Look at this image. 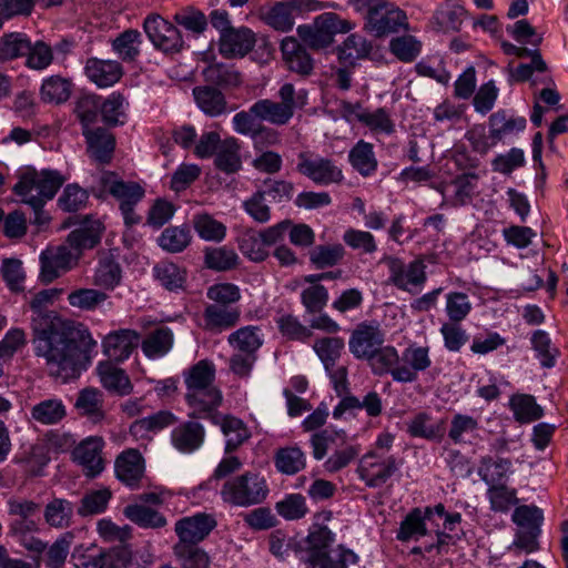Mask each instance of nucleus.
<instances>
[{"instance_id": "obj_11", "label": "nucleus", "mask_w": 568, "mask_h": 568, "mask_svg": "<svg viewBox=\"0 0 568 568\" xmlns=\"http://www.w3.org/2000/svg\"><path fill=\"white\" fill-rule=\"evenodd\" d=\"M297 171L316 184L328 185L343 180L342 170L327 158L313 156L310 152L298 154Z\"/></svg>"}, {"instance_id": "obj_21", "label": "nucleus", "mask_w": 568, "mask_h": 568, "mask_svg": "<svg viewBox=\"0 0 568 568\" xmlns=\"http://www.w3.org/2000/svg\"><path fill=\"white\" fill-rule=\"evenodd\" d=\"M62 288H47L36 293L29 302L32 311L31 328L37 326H45L48 324L55 323V321H62L58 316L57 312L50 311L49 307L59 298L62 294Z\"/></svg>"}, {"instance_id": "obj_54", "label": "nucleus", "mask_w": 568, "mask_h": 568, "mask_svg": "<svg viewBox=\"0 0 568 568\" xmlns=\"http://www.w3.org/2000/svg\"><path fill=\"white\" fill-rule=\"evenodd\" d=\"M240 145L234 138L224 140L219 148L215 164L225 173H234L241 169Z\"/></svg>"}, {"instance_id": "obj_51", "label": "nucleus", "mask_w": 568, "mask_h": 568, "mask_svg": "<svg viewBox=\"0 0 568 568\" xmlns=\"http://www.w3.org/2000/svg\"><path fill=\"white\" fill-rule=\"evenodd\" d=\"M191 231L186 226H169L158 239L159 245L166 252L180 253L191 243Z\"/></svg>"}, {"instance_id": "obj_31", "label": "nucleus", "mask_w": 568, "mask_h": 568, "mask_svg": "<svg viewBox=\"0 0 568 568\" xmlns=\"http://www.w3.org/2000/svg\"><path fill=\"white\" fill-rule=\"evenodd\" d=\"M193 95L197 106L206 115L219 116L227 110V102L224 94L214 87H195L193 89Z\"/></svg>"}, {"instance_id": "obj_59", "label": "nucleus", "mask_w": 568, "mask_h": 568, "mask_svg": "<svg viewBox=\"0 0 568 568\" xmlns=\"http://www.w3.org/2000/svg\"><path fill=\"white\" fill-rule=\"evenodd\" d=\"M362 124L367 126L374 134L390 135L395 132V123L389 112L384 108L367 110L365 115H361Z\"/></svg>"}, {"instance_id": "obj_16", "label": "nucleus", "mask_w": 568, "mask_h": 568, "mask_svg": "<svg viewBox=\"0 0 568 568\" xmlns=\"http://www.w3.org/2000/svg\"><path fill=\"white\" fill-rule=\"evenodd\" d=\"M255 43L256 36L250 28H232L220 34L219 52L226 59H241L251 52Z\"/></svg>"}, {"instance_id": "obj_14", "label": "nucleus", "mask_w": 568, "mask_h": 568, "mask_svg": "<svg viewBox=\"0 0 568 568\" xmlns=\"http://www.w3.org/2000/svg\"><path fill=\"white\" fill-rule=\"evenodd\" d=\"M103 447L104 439L101 436H90L81 440L72 450L73 460L82 466L85 476L95 477L104 469Z\"/></svg>"}, {"instance_id": "obj_4", "label": "nucleus", "mask_w": 568, "mask_h": 568, "mask_svg": "<svg viewBox=\"0 0 568 568\" xmlns=\"http://www.w3.org/2000/svg\"><path fill=\"white\" fill-rule=\"evenodd\" d=\"M64 183V178L53 170L37 171L27 168L19 175L13 192L21 197V201L33 210H40L44 204L54 197L58 190Z\"/></svg>"}, {"instance_id": "obj_49", "label": "nucleus", "mask_w": 568, "mask_h": 568, "mask_svg": "<svg viewBox=\"0 0 568 568\" xmlns=\"http://www.w3.org/2000/svg\"><path fill=\"white\" fill-rule=\"evenodd\" d=\"M192 223L195 232L205 241L221 242L226 235V226L209 213L194 215Z\"/></svg>"}, {"instance_id": "obj_47", "label": "nucleus", "mask_w": 568, "mask_h": 568, "mask_svg": "<svg viewBox=\"0 0 568 568\" xmlns=\"http://www.w3.org/2000/svg\"><path fill=\"white\" fill-rule=\"evenodd\" d=\"M357 555L339 546L329 552L318 555L312 562L313 568H357Z\"/></svg>"}, {"instance_id": "obj_60", "label": "nucleus", "mask_w": 568, "mask_h": 568, "mask_svg": "<svg viewBox=\"0 0 568 568\" xmlns=\"http://www.w3.org/2000/svg\"><path fill=\"white\" fill-rule=\"evenodd\" d=\"M121 281V267L110 257L102 258L95 270L93 283L105 290H113Z\"/></svg>"}, {"instance_id": "obj_17", "label": "nucleus", "mask_w": 568, "mask_h": 568, "mask_svg": "<svg viewBox=\"0 0 568 568\" xmlns=\"http://www.w3.org/2000/svg\"><path fill=\"white\" fill-rule=\"evenodd\" d=\"M8 514L12 517L9 532L38 531L39 525L34 519L40 511V505L33 500L12 497L7 501Z\"/></svg>"}, {"instance_id": "obj_50", "label": "nucleus", "mask_w": 568, "mask_h": 568, "mask_svg": "<svg viewBox=\"0 0 568 568\" xmlns=\"http://www.w3.org/2000/svg\"><path fill=\"white\" fill-rule=\"evenodd\" d=\"M205 80L221 87H239L242 83L241 73L233 67L224 63H212L203 71Z\"/></svg>"}, {"instance_id": "obj_20", "label": "nucleus", "mask_w": 568, "mask_h": 568, "mask_svg": "<svg viewBox=\"0 0 568 568\" xmlns=\"http://www.w3.org/2000/svg\"><path fill=\"white\" fill-rule=\"evenodd\" d=\"M140 334L133 329H119L108 334L103 342V353L110 361L123 362L138 347Z\"/></svg>"}, {"instance_id": "obj_43", "label": "nucleus", "mask_w": 568, "mask_h": 568, "mask_svg": "<svg viewBox=\"0 0 568 568\" xmlns=\"http://www.w3.org/2000/svg\"><path fill=\"white\" fill-rule=\"evenodd\" d=\"M44 520L53 528H68L73 516L72 503L63 498H53L44 508Z\"/></svg>"}, {"instance_id": "obj_44", "label": "nucleus", "mask_w": 568, "mask_h": 568, "mask_svg": "<svg viewBox=\"0 0 568 568\" xmlns=\"http://www.w3.org/2000/svg\"><path fill=\"white\" fill-rule=\"evenodd\" d=\"M530 342L540 365L544 368H552L560 356V351L552 345L548 333L541 329L535 331Z\"/></svg>"}, {"instance_id": "obj_62", "label": "nucleus", "mask_w": 568, "mask_h": 568, "mask_svg": "<svg viewBox=\"0 0 568 568\" xmlns=\"http://www.w3.org/2000/svg\"><path fill=\"white\" fill-rule=\"evenodd\" d=\"M516 489L508 486L493 485L488 487L487 496L490 503V508L494 511L506 513L511 506L518 503Z\"/></svg>"}, {"instance_id": "obj_13", "label": "nucleus", "mask_w": 568, "mask_h": 568, "mask_svg": "<svg viewBox=\"0 0 568 568\" xmlns=\"http://www.w3.org/2000/svg\"><path fill=\"white\" fill-rule=\"evenodd\" d=\"M217 521L212 514L199 513L179 519L175 523L174 531L179 538L178 542L199 545L216 527Z\"/></svg>"}, {"instance_id": "obj_34", "label": "nucleus", "mask_w": 568, "mask_h": 568, "mask_svg": "<svg viewBox=\"0 0 568 568\" xmlns=\"http://www.w3.org/2000/svg\"><path fill=\"white\" fill-rule=\"evenodd\" d=\"M172 551L180 568H210L211 558L199 545L175 542Z\"/></svg>"}, {"instance_id": "obj_55", "label": "nucleus", "mask_w": 568, "mask_h": 568, "mask_svg": "<svg viewBox=\"0 0 568 568\" xmlns=\"http://www.w3.org/2000/svg\"><path fill=\"white\" fill-rule=\"evenodd\" d=\"M30 49V40L26 34L11 32L0 38V61H10L24 55Z\"/></svg>"}, {"instance_id": "obj_36", "label": "nucleus", "mask_w": 568, "mask_h": 568, "mask_svg": "<svg viewBox=\"0 0 568 568\" xmlns=\"http://www.w3.org/2000/svg\"><path fill=\"white\" fill-rule=\"evenodd\" d=\"M352 166L363 176H369L377 170V159L373 144L359 140L349 151Z\"/></svg>"}, {"instance_id": "obj_5", "label": "nucleus", "mask_w": 568, "mask_h": 568, "mask_svg": "<svg viewBox=\"0 0 568 568\" xmlns=\"http://www.w3.org/2000/svg\"><path fill=\"white\" fill-rule=\"evenodd\" d=\"M280 101L261 99L251 105L252 113L261 121L274 125L287 124L296 109H302L307 103V91L296 90L294 84L284 83L277 92Z\"/></svg>"}, {"instance_id": "obj_53", "label": "nucleus", "mask_w": 568, "mask_h": 568, "mask_svg": "<svg viewBox=\"0 0 568 568\" xmlns=\"http://www.w3.org/2000/svg\"><path fill=\"white\" fill-rule=\"evenodd\" d=\"M344 346V339L341 337H322L315 341L313 349L323 363L325 371H331L341 357Z\"/></svg>"}, {"instance_id": "obj_18", "label": "nucleus", "mask_w": 568, "mask_h": 568, "mask_svg": "<svg viewBox=\"0 0 568 568\" xmlns=\"http://www.w3.org/2000/svg\"><path fill=\"white\" fill-rule=\"evenodd\" d=\"M387 264L390 272L389 282L399 290L410 292L409 285L422 286L426 281L425 265L419 260L405 265L398 258H389Z\"/></svg>"}, {"instance_id": "obj_35", "label": "nucleus", "mask_w": 568, "mask_h": 568, "mask_svg": "<svg viewBox=\"0 0 568 568\" xmlns=\"http://www.w3.org/2000/svg\"><path fill=\"white\" fill-rule=\"evenodd\" d=\"M274 464L281 474L295 475L306 466V456L297 446L278 448L274 454Z\"/></svg>"}, {"instance_id": "obj_9", "label": "nucleus", "mask_w": 568, "mask_h": 568, "mask_svg": "<svg viewBox=\"0 0 568 568\" xmlns=\"http://www.w3.org/2000/svg\"><path fill=\"white\" fill-rule=\"evenodd\" d=\"M406 23V14L402 10H388L383 0L368 2L365 30L375 37L397 32Z\"/></svg>"}, {"instance_id": "obj_29", "label": "nucleus", "mask_w": 568, "mask_h": 568, "mask_svg": "<svg viewBox=\"0 0 568 568\" xmlns=\"http://www.w3.org/2000/svg\"><path fill=\"white\" fill-rule=\"evenodd\" d=\"M144 191L136 182H122L112 196L120 201V209L126 224H135L139 217L134 214V205L141 201Z\"/></svg>"}, {"instance_id": "obj_2", "label": "nucleus", "mask_w": 568, "mask_h": 568, "mask_svg": "<svg viewBox=\"0 0 568 568\" xmlns=\"http://www.w3.org/2000/svg\"><path fill=\"white\" fill-rule=\"evenodd\" d=\"M103 225L100 221H88L73 230L67 241L57 246H49L40 254V280L49 284L62 274L74 268L83 251L97 246L102 236Z\"/></svg>"}, {"instance_id": "obj_8", "label": "nucleus", "mask_w": 568, "mask_h": 568, "mask_svg": "<svg viewBox=\"0 0 568 568\" xmlns=\"http://www.w3.org/2000/svg\"><path fill=\"white\" fill-rule=\"evenodd\" d=\"M398 469L397 460L393 455L384 452H369L362 456L357 474L368 487H381Z\"/></svg>"}, {"instance_id": "obj_26", "label": "nucleus", "mask_w": 568, "mask_h": 568, "mask_svg": "<svg viewBox=\"0 0 568 568\" xmlns=\"http://www.w3.org/2000/svg\"><path fill=\"white\" fill-rule=\"evenodd\" d=\"M205 432L197 422H185L175 427L171 434L173 446L182 453L196 450L204 440Z\"/></svg>"}, {"instance_id": "obj_22", "label": "nucleus", "mask_w": 568, "mask_h": 568, "mask_svg": "<svg viewBox=\"0 0 568 568\" xmlns=\"http://www.w3.org/2000/svg\"><path fill=\"white\" fill-rule=\"evenodd\" d=\"M83 135L89 156L101 164L110 163L115 149L113 134L103 128H97L83 130Z\"/></svg>"}, {"instance_id": "obj_64", "label": "nucleus", "mask_w": 568, "mask_h": 568, "mask_svg": "<svg viewBox=\"0 0 568 568\" xmlns=\"http://www.w3.org/2000/svg\"><path fill=\"white\" fill-rule=\"evenodd\" d=\"M426 518L423 511L418 508L412 510L406 518L402 521L400 528L397 532V538L402 541L409 539H417L418 537L425 536L427 530L425 528Z\"/></svg>"}, {"instance_id": "obj_19", "label": "nucleus", "mask_w": 568, "mask_h": 568, "mask_svg": "<svg viewBox=\"0 0 568 568\" xmlns=\"http://www.w3.org/2000/svg\"><path fill=\"white\" fill-rule=\"evenodd\" d=\"M144 470V458L138 449H125L115 458V476L129 487H138L140 485Z\"/></svg>"}, {"instance_id": "obj_46", "label": "nucleus", "mask_w": 568, "mask_h": 568, "mask_svg": "<svg viewBox=\"0 0 568 568\" xmlns=\"http://www.w3.org/2000/svg\"><path fill=\"white\" fill-rule=\"evenodd\" d=\"M229 344L237 352L256 355L263 341L258 335L256 326H245L229 335Z\"/></svg>"}, {"instance_id": "obj_63", "label": "nucleus", "mask_w": 568, "mask_h": 568, "mask_svg": "<svg viewBox=\"0 0 568 568\" xmlns=\"http://www.w3.org/2000/svg\"><path fill=\"white\" fill-rule=\"evenodd\" d=\"M156 278L168 290L181 288L185 282L186 272L174 263L162 262L154 267Z\"/></svg>"}, {"instance_id": "obj_37", "label": "nucleus", "mask_w": 568, "mask_h": 568, "mask_svg": "<svg viewBox=\"0 0 568 568\" xmlns=\"http://www.w3.org/2000/svg\"><path fill=\"white\" fill-rule=\"evenodd\" d=\"M366 361L373 374L377 376L389 374L394 378L395 371L399 367L400 356L394 346L383 344Z\"/></svg>"}, {"instance_id": "obj_39", "label": "nucleus", "mask_w": 568, "mask_h": 568, "mask_svg": "<svg viewBox=\"0 0 568 568\" xmlns=\"http://www.w3.org/2000/svg\"><path fill=\"white\" fill-rule=\"evenodd\" d=\"M294 3L291 1L276 2L268 10L263 12V20L273 29L287 32L294 26Z\"/></svg>"}, {"instance_id": "obj_38", "label": "nucleus", "mask_w": 568, "mask_h": 568, "mask_svg": "<svg viewBox=\"0 0 568 568\" xmlns=\"http://www.w3.org/2000/svg\"><path fill=\"white\" fill-rule=\"evenodd\" d=\"M123 514L130 521L143 528L158 529L166 525L162 514L143 504H130L124 507Z\"/></svg>"}, {"instance_id": "obj_25", "label": "nucleus", "mask_w": 568, "mask_h": 568, "mask_svg": "<svg viewBox=\"0 0 568 568\" xmlns=\"http://www.w3.org/2000/svg\"><path fill=\"white\" fill-rule=\"evenodd\" d=\"M74 407L81 416L87 417L93 424H99L105 419L104 395L98 388L85 387L81 389Z\"/></svg>"}, {"instance_id": "obj_15", "label": "nucleus", "mask_w": 568, "mask_h": 568, "mask_svg": "<svg viewBox=\"0 0 568 568\" xmlns=\"http://www.w3.org/2000/svg\"><path fill=\"white\" fill-rule=\"evenodd\" d=\"M400 361L402 363L394 374V381L398 383L415 382L418 373L426 371L432 365L429 348L425 346H408L403 351Z\"/></svg>"}, {"instance_id": "obj_6", "label": "nucleus", "mask_w": 568, "mask_h": 568, "mask_svg": "<svg viewBox=\"0 0 568 568\" xmlns=\"http://www.w3.org/2000/svg\"><path fill=\"white\" fill-rule=\"evenodd\" d=\"M266 479L260 474L246 471L226 480L221 488L224 503L236 507L262 504L268 495Z\"/></svg>"}, {"instance_id": "obj_30", "label": "nucleus", "mask_w": 568, "mask_h": 568, "mask_svg": "<svg viewBox=\"0 0 568 568\" xmlns=\"http://www.w3.org/2000/svg\"><path fill=\"white\" fill-rule=\"evenodd\" d=\"M209 418H211L215 424L221 425V429L226 437V453L237 449V447L241 446L250 436L243 422L236 417L221 416L213 412Z\"/></svg>"}, {"instance_id": "obj_52", "label": "nucleus", "mask_w": 568, "mask_h": 568, "mask_svg": "<svg viewBox=\"0 0 568 568\" xmlns=\"http://www.w3.org/2000/svg\"><path fill=\"white\" fill-rule=\"evenodd\" d=\"M526 126L524 118H507L505 112H496L489 118L490 139L493 143L499 142L504 136Z\"/></svg>"}, {"instance_id": "obj_48", "label": "nucleus", "mask_w": 568, "mask_h": 568, "mask_svg": "<svg viewBox=\"0 0 568 568\" xmlns=\"http://www.w3.org/2000/svg\"><path fill=\"white\" fill-rule=\"evenodd\" d=\"M71 90L72 83L70 80L59 75H53L43 81L40 94L42 101L60 104L70 98Z\"/></svg>"}, {"instance_id": "obj_12", "label": "nucleus", "mask_w": 568, "mask_h": 568, "mask_svg": "<svg viewBox=\"0 0 568 568\" xmlns=\"http://www.w3.org/2000/svg\"><path fill=\"white\" fill-rule=\"evenodd\" d=\"M144 31L155 48L164 52H179L183 48L181 32L159 14H150L143 23Z\"/></svg>"}, {"instance_id": "obj_3", "label": "nucleus", "mask_w": 568, "mask_h": 568, "mask_svg": "<svg viewBox=\"0 0 568 568\" xmlns=\"http://www.w3.org/2000/svg\"><path fill=\"white\" fill-rule=\"evenodd\" d=\"M215 366L202 359L184 372L185 400L193 418H206L221 405L223 396L214 384Z\"/></svg>"}, {"instance_id": "obj_40", "label": "nucleus", "mask_w": 568, "mask_h": 568, "mask_svg": "<svg viewBox=\"0 0 568 568\" xmlns=\"http://www.w3.org/2000/svg\"><path fill=\"white\" fill-rule=\"evenodd\" d=\"M132 561V552L126 545H119L91 557L92 568H126Z\"/></svg>"}, {"instance_id": "obj_28", "label": "nucleus", "mask_w": 568, "mask_h": 568, "mask_svg": "<svg viewBox=\"0 0 568 568\" xmlns=\"http://www.w3.org/2000/svg\"><path fill=\"white\" fill-rule=\"evenodd\" d=\"M67 416V408L60 398H47L30 408V420L49 426L59 424Z\"/></svg>"}, {"instance_id": "obj_33", "label": "nucleus", "mask_w": 568, "mask_h": 568, "mask_svg": "<svg viewBox=\"0 0 568 568\" xmlns=\"http://www.w3.org/2000/svg\"><path fill=\"white\" fill-rule=\"evenodd\" d=\"M464 16L465 9L462 6L446 0L434 12L433 23L437 30L443 32L458 31Z\"/></svg>"}, {"instance_id": "obj_41", "label": "nucleus", "mask_w": 568, "mask_h": 568, "mask_svg": "<svg viewBox=\"0 0 568 568\" xmlns=\"http://www.w3.org/2000/svg\"><path fill=\"white\" fill-rule=\"evenodd\" d=\"M173 346V333L168 327H159L150 333L141 344L142 351L149 358L164 356Z\"/></svg>"}, {"instance_id": "obj_10", "label": "nucleus", "mask_w": 568, "mask_h": 568, "mask_svg": "<svg viewBox=\"0 0 568 568\" xmlns=\"http://www.w3.org/2000/svg\"><path fill=\"white\" fill-rule=\"evenodd\" d=\"M385 342V332L376 321L358 323L348 339L349 352L357 359L366 361Z\"/></svg>"}, {"instance_id": "obj_32", "label": "nucleus", "mask_w": 568, "mask_h": 568, "mask_svg": "<svg viewBox=\"0 0 568 568\" xmlns=\"http://www.w3.org/2000/svg\"><path fill=\"white\" fill-rule=\"evenodd\" d=\"M100 382L105 389L118 395H128L132 390V384L123 369L111 362H102L97 367Z\"/></svg>"}, {"instance_id": "obj_1", "label": "nucleus", "mask_w": 568, "mask_h": 568, "mask_svg": "<svg viewBox=\"0 0 568 568\" xmlns=\"http://www.w3.org/2000/svg\"><path fill=\"white\" fill-rule=\"evenodd\" d=\"M34 353L44 361L51 375L70 378L80 371L82 358L81 329L72 322L55 323L31 328Z\"/></svg>"}, {"instance_id": "obj_24", "label": "nucleus", "mask_w": 568, "mask_h": 568, "mask_svg": "<svg viewBox=\"0 0 568 568\" xmlns=\"http://www.w3.org/2000/svg\"><path fill=\"white\" fill-rule=\"evenodd\" d=\"M240 316L241 311L237 307L209 304L203 313L204 329L221 333L236 326Z\"/></svg>"}, {"instance_id": "obj_45", "label": "nucleus", "mask_w": 568, "mask_h": 568, "mask_svg": "<svg viewBox=\"0 0 568 568\" xmlns=\"http://www.w3.org/2000/svg\"><path fill=\"white\" fill-rule=\"evenodd\" d=\"M510 408L519 423H531L542 417L544 410L531 395L519 394L510 398Z\"/></svg>"}, {"instance_id": "obj_58", "label": "nucleus", "mask_w": 568, "mask_h": 568, "mask_svg": "<svg viewBox=\"0 0 568 568\" xmlns=\"http://www.w3.org/2000/svg\"><path fill=\"white\" fill-rule=\"evenodd\" d=\"M510 460L506 458L494 460L491 457H484L479 468V476L488 486L501 485L510 469Z\"/></svg>"}, {"instance_id": "obj_57", "label": "nucleus", "mask_w": 568, "mask_h": 568, "mask_svg": "<svg viewBox=\"0 0 568 568\" xmlns=\"http://www.w3.org/2000/svg\"><path fill=\"white\" fill-rule=\"evenodd\" d=\"M106 300V293L94 288H78L68 295L69 305L81 311H94Z\"/></svg>"}, {"instance_id": "obj_56", "label": "nucleus", "mask_w": 568, "mask_h": 568, "mask_svg": "<svg viewBox=\"0 0 568 568\" xmlns=\"http://www.w3.org/2000/svg\"><path fill=\"white\" fill-rule=\"evenodd\" d=\"M240 251L253 262H262L267 255V248L260 235L253 229L245 230L239 237Z\"/></svg>"}, {"instance_id": "obj_27", "label": "nucleus", "mask_w": 568, "mask_h": 568, "mask_svg": "<svg viewBox=\"0 0 568 568\" xmlns=\"http://www.w3.org/2000/svg\"><path fill=\"white\" fill-rule=\"evenodd\" d=\"M85 74L98 87L106 88L120 80L122 68L115 61L91 58L87 61Z\"/></svg>"}, {"instance_id": "obj_61", "label": "nucleus", "mask_w": 568, "mask_h": 568, "mask_svg": "<svg viewBox=\"0 0 568 568\" xmlns=\"http://www.w3.org/2000/svg\"><path fill=\"white\" fill-rule=\"evenodd\" d=\"M239 256L234 250L225 246L207 248L204 255L205 265L215 271H227L237 264Z\"/></svg>"}, {"instance_id": "obj_23", "label": "nucleus", "mask_w": 568, "mask_h": 568, "mask_svg": "<svg viewBox=\"0 0 568 568\" xmlns=\"http://www.w3.org/2000/svg\"><path fill=\"white\" fill-rule=\"evenodd\" d=\"M281 51L288 70L303 77L312 73L314 61L297 39L294 37L284 38L281 43Z\"/></svg>"}, {"instance_id": "obj_42", "label": "nucleus", "mask_w": 568, "mask_h": 568, "mask_svg": "<svg viewBox=\"0 0 568 568\" xmlns=\"http://www.w3.org/2000/svg\"><path fill=\"white\" fill-rule=\"evenodd\" d=\"M372 50L371 43L362 36L349 34L337 48L338 59L347 65H354L359 59L366 58Z\"/></svg>"}, {"instance_id": "obj_7", "label": "nucleus", "mask_w": 568, "mask_h": 568, "mask_svg": "<svg viewBox=\"0 0 568 568\" xmlns=\"http://www.w3.org/2000/svg\"><path fill=\"white\" fill-rule=\"evenodd\" d=\"M353 28L351 21L334 12H325L317 16L312 24L298 26L296 32L305 45L313 50H322L334 42L337 33H346Z\"/></svg>"}]
</instances>
